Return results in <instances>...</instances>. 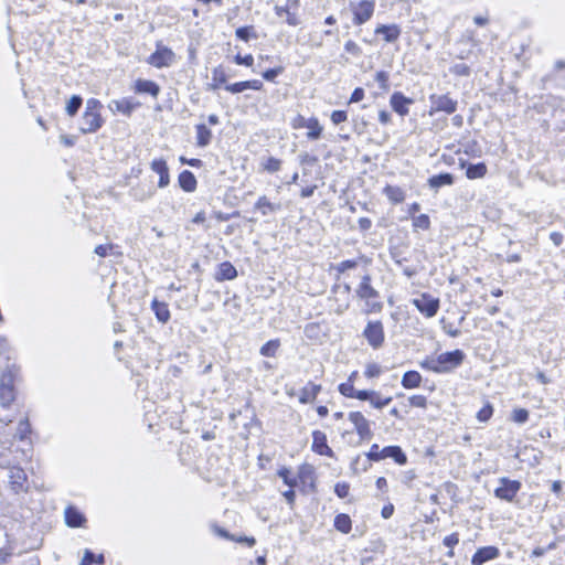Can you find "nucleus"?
Segmentation results:
<instances>
[{
    "label": "nucleus",
    "mask_w": 565,
    "mask_h": 565,
    "mask_svg": "<svg viewBox=\"0 0 565 565\" xmlns=\"http://www.w3.org/2000/svg\"><path fill=\"white\" fill-rule=\"evenodd\" d=\"M263 169L266 170L269 173H274L280 170L281 168V160L269 157L265 161L262 162Z\"/></svg>",
    "instance_id": "nucleus-43"
},
{
    "label": "nucleus",
    "mask_w": 565,
    "mask_h": 565,
    "mask_svg": "<svg viewBox=\"0 0 565 565\" xmlns=\"http://www.w3.org/2000/svg\"><path fill=\"white\" fill-rule=\"evenodd\" d=\"M279 348L278 340H270L260 348V354L264 356H275Z\"/></svg>",
    "instance_id": "nucleus-44"
},
{
    "label": "nucleus",
    "mask_w": 565,
    "mask_h": 565,
    "mask_svg": "<svg viewBox=\"0 0 565 565\" xmlns=\"http://www.w3.org/2000/svg\"><path fill=\"white\" fill-rule=\"evenodd\" d=\"M12 440L0 441V467L1 468H10L14 461L11 459L10 455L12 452Z\"/></svg>",
    "instance_id": "nucleus-27"
},
{
    "label": "nucleus",
    "mask_w": 565,
    "mask_h": 565,
    "mask_svg": "<svg viewBox=\"0 0 565 565\" xmlns=\"http://www.w3.org/2000/svg\"><path fill=\"white\" fill-rule=\"evenodd\" d=\"M383 193L394 204L401 203L405 200V191L396 185H386Z\"/></svg>",
    "instance_id": "nucleus-33"
},
{
    "label": "nucleus",
    "mask_w": 565,
    "mask_h": 565,
    "mask_svg": "<svg viewBox=\"0 0 565 565\" xmlns=\"http://www.w3.org/2000/svg\"><path fill=\"white\" fill-rule=\"evenodd\" d=\"M196 131V146L205 148L212 140V131L204 125L199 124L195 126Z\"/></svg>",
    "instance_id": "nucleus-31"
},
{
    "label": "nucleus",
    "mask_w": 565,
    "mask_h": 565,
    "mask_svg": "<svg viewBox=\"0 0 565 565\" xmlns=\"http://www.w3.org/2000/svg\"><path fill=\"white\" fill-rule=\"evenodd\" d=\"M104 562L105 559L103 554L95 556L90 551L86 550L81 565H92L93 563L104 564Z\"/></svg>",
    "instance_id": "nucleus-49"
},
{
    "label": "nucleus",
    "mask_w": 565,
    "mask_h": 565,
    "mask_svg": "<svg viewBox=\"0 0 565 565\" xmlns=\"http://www.w3.org/2000/svg\"><path fill=\"white\" fill-rule=\"evenodd\" d=\"M234 61L237 65L252 66L254 64V57L252 54H247L245 56L236 55Z\"/></svg>",
    "instance_id": "nucleus-62"
},
{
    "label": "nucleus",
    "mask_w": 565,
    "mask_h": 565,
    "mask_svg": "<svg viewBox=\"0 0 565 565\" xmlns=\"http://www.w3.org/2000/svg\"><path fill=\"white\" fill-rule=\"evenodd\" d=\"M382 454L385 458H392L398 465H405L407 457L399 446H386L382 448Z\"/></svg>",
    "instance_id": "nucleus-26"
},
{
    "label": "nucleus",
    "mask_w": 565,
    "mask_h": 565,
    "mask_svg": "<svg viewBox=\"0 0 565 565\" xmlns=\"http://www.w3.org/2000/svg\"><path fill=\"white\" fill-rule=\"evenodd\" d=\"M356 266H358V262L348 259V260H343V262L334 265L333 269H335L339 274H343L348 269L355 268Z\"/></svg>",
    "instance_id": "nucleus-54"
},
{
    "label": "nucleus",
    "mask_w": 565,
    "mask_h": 565,
    "mask_svg": "<svg viewBox=\"0 0 565 565\" xmlns=\"http://www.w3.org/2000/svg\"><path fill=\"white\" fill-rule=\"evenodd\" d=\"M348 418L362 440H370L372 438L371 423L361 412H351Z\"/></svg>",
    "instance_id": "nucleus-7"
},
{
    "label": "nucleus",
    "mask_w": 565,
    "mask_h": 565,
    "mask_svg": "<svg viewBox=\"0 0 565 565\" xmlns=\"http://www.w3.org/2000/svg\"><path fill=\"white\" fill-rule=\"evenodd\" d=\"M348 119V115L344 110H334L331 114V121L334 125H340L341 122H344Z\"/></svg>",
    "instance_id": "nucleus-61"
},
{
    "label": "nucleus",
    "mask_w": 565,
    "mask_h": 565,
    "mask_svg": "<svg viewBox=\"0 0 565 565\" xmlns=\"http://www.w3.org/2000/svg\"><path fill=\"white\" fill-rule=\"evenodd\" d=\"M235 34L239 40L245 42H247L250 38H257L253 26H241L236 30Z\"/></svg>",
    "instance_id": "nucleus-47"
},
{
    "label": "nucleus",
    "mask_w": 565,
    "mask_h": 565,
    "mask_svg": "<svg viewBox=\"0 0 565 565\" xmlns=\"http://www.w3.org/2000/svg\"><path fill=\"white\" fill-rule=\"evenodd\" d=\"M131 193H132V196H134V199L136 201L143 202V201H147L150 198H152L154 191L151 190V189L143 190V189H140V188H136V189L131 190Z\"/></svg>",
    "instance_id": "nucleus-48"
},
{
    "label": "nucleus",
    "mask_w": 565,
    "mask_h": 565,
    "mask_svg": "<svg viewBox=\"0 0 565 565\" xmlns=\"http://www.w3.org/2000/svg\"><path fill=\"white\" fill-rule=\"evenodd\" d=\"M412 303L426 318H433L439 310V299L426 292L420 294L417 298H414Z\"/></svg>",
    "instance_id": "nucleus-6"
},
{
    "label": "nucleus",
    "mask_w": 565,
    "mask_h": 565,
    "mask_svg": "<svg viewBox=\"0 0 565 565\" xmlns=\"http://www.w3.org/2000/svg\"><path fill=\"white\" fill-rule=\"evenodd\" d=\"M408 402L413 407L425 408L427 406V398L424 395H413Z\"/></svg>",
    "instance_id": "nucleus-57"
},
{
    "label": "nucleus",
    "mask_w": 565,
    "mask_h": 565,
    "mask_svg": "<svg viewBox=\"0 0 565 565\" xmlns=\"http://www.w3.org/2000/svg\"><path fill=\"white\" fill-rule=\"evenodd\" d=\"M455 179L451 173H440L437 175H433L428 179V185L431 189L438 190L441 186L445 185H451L454 183Z\"/></svg>",
    "instance_id": "nucleus-32"
},
{
    "label": "nucleus",
    "mask_w": 565,
    "mask_h": 565,
    "mask_svg": "<svg viewBox=\"0 0 565 565\" xmlns=\"http://www.w3.org/2000/svg\"><path fill=\"white\" fill-rule=\"evenodd\" d=\"M303 126L308 128L307 138L310 140H317L320 138L322 132V126L319 124V120L315 117L309 118Z\"/></svg>",
    "instance_id": "nucleus-36"
},
{
    "label": "nucleus",
    "mask_w": 565,
    "mask_h": 565,
    "mask_svg": "<svg viewBox=\"0 0 565 565\" xmlns=\"http://www.w3.org/2000/svg\"><path fill=\"white\" fill-rule=\"evenodd\" d=\"M451 73L457 76H468L470 75V67L465 63H458L451 67Z\"/></svg>",
    "instance_id": "nucleus-55"
},
{
    "label": "nucleus",
    "mask_w": 565,
    "mask_h": 565,
    "mask_svg": "<svg viewBox=\"0 0 565 565\" xmlns=\"http://www.w3.org/2000/svg\"><path fill=\"white\" fill-rule=\"evenodd\" d=\"M430 116L437 113L454 114L457 110L458 102L450 97L449 94H431L429 96Z\"/></svg>",
    "instance_id": "nucleus-4"
},
{
    "label": "nucleus",
    "mask_w": 565,
    "mask_h": 565,
    "mask_svg": "<svg viewBox=\"0 0 565 565\" xmlns=\"http://www.w3.org/2000/svg\"><path fill=\"white\" fill-rule=\"evenodd\" d=\"M334 527L347 534L351 531V519L348 514H339L334 519Z\"/></svg>",
    "instance_id": "nucleus-39"
},
{
    "label": "nucleus",
    "mask_w": 565,
    "mask_h": 565,
    "mask_svg": "<svg viewBox=\"0 0 565 565\" xmlns=\"http://www.w3.org/2000/svg\"><path fill=\"white\" fill-rule=\"evenodd\" d=\"M311 449L318 455L327 456L330 458L334 457L333 450L328 446L327 435L321 430L312 431Z\"/></svg>",
    "instance_id": "nucleus-13"
},
{
    "label": "nucleus",
    "mask_w": 565,
    "mask_h": 565,
    "mask_svg": "<svg viewBox=\"0 0 565 565\" xmlns=\"http://www.w3.org/2000/svg\"><path fill=\"white\" fill-rule=\"evenodd\" d=\"M459 543V536L457 533H452L450 535H447L445 539H444V544L449 547V548H452L455 545H457Z\"/></svg>",
    "instance_id": "nucleus-63"
},
{
    "label": "nucleus",
    "mask_w": 565,
    "mask_h": 565,
    "mask_svg": "<svg viewBox=\"0 0 565 565\" xmlns=\"http://www.w3.org/2000/svg\"><path fill=\"white\" fill-rule=\"evenodd\" d=\"M412 103L413 100L405 97L401 92H395L390 99L392 108L401 116H406L408 114V106Z\"/></svg>",
    "instance_id": "nucleus-15"
},
{
    "label": "nucleus",
    "mask_w": 565,
    "mask_h": 565,
    "mask_svg": "<svg viewBox=\"0 0 565 565\" xmlns=\"http://www.w3.org/2000/svg\"><path fill=\"white\" fill-rule=\"evenodd\" d=\"M278 476L289 487V490L282 494H295L296 491L308 493L316 490V472L309 463L300 465L297 471L282 467L278 470Z\"/></svg>",
    "instance_id": "nucleus-1"
},
{
    "label": "nucleus",
    "mask_w": 565,
    "mask_h": 565,
    "mask_svg": "<svg viewBox=\"0 0 565 565\" xmlns=\"http://www.w3.org/2000/svg\"><path fill=\"white\" fill-rule=\"evenodd\" d=\"M422 383V375L417 371H407L402 377V385L405 388H416Z\"/></svg>",
    "instance_id": "nucleus-35"
},
{
    "label": "nucleus",
    "mask_w": 565,
    "mask_h": 565,
    "mask_svg": "<svg viewBox=\"0 0 565 565\" xmlns=\"http://www.w3.org/2000/svg\"><path fill=\"white\" fill-rule=\"evenodd\" d=\"M420 366L435 373H444V367L439 366L438 358H427L420 362Z\"/></svg>",
    "instance_id": "nucleus-42"
},
{
    "label": "nucleus",
    "mask_w": 565,
    "mask_h": 565,
    "mask_svg": "<svg viewBox=\"0 0 565 565\" xmlns=\"http://www.w3.org/2000/svg\"><path fill=\"white\" fill-rule=\"evenodd\" d=\"M439 366L444 367V373L451 371L459 366L463 359L465 353L461 350H455L450 352H444L438 356Z\"/></svg>",
    "instance_id": "nucleus-10"
},
{
    "label": "nucleus",
    "mask_w": 565,
    "mask_h": 565,
    "mask_svg": "<svg viewBox=\"0 0 565 565\" xmlns=\"http://www.w3.org/2000/svg\"><path fill=\"white\" fill-rule=\"evenodd\" d=\"M20 370L8 365L0 376V404L9 407L15 399V384L19 382Z\"/></svg>",
    "instance_id": "nucleus-2"
},
{
    "label": "nucleus",
    "mask_w": 565,
    "mask_h": 565,
    "mask_svg": "<svg viewBox=\"0 0 565 565\" xmlns=\"http://www.w3.org/2000/svg\"><path fill=\"white\" fill-rule=\"evenodd\" d=\"M82 103H83V99L81 96L73 95L66 105L67 115L71 117L75 116L76 113L78 111V109L81 108Z\"/></svg>",
    "instance_id": "nucleus-41"
},
{
    "label": "nucleus",
    "mask_w": 565,
    "mask_h": 565,
    "mask_svg": "<svg viewBox=\"0 0 565 565\" xmlns=\"http://www.w3.org/2000/svg\"><path fill=\"white\" fill-rule=\"evenodd\" d=\"M151 308L160 322L166 323L169 321L170 311L167 303L160 302L157 299H154L152 301Z\"/></svg>",
    "instance_id": "nucleus-34"
},
{
    "label": "nucleus",
    "mask_w": 565,
    "mask_h": 565,
    "mask_svg": "<svg viewBox=\"0 0 565 565\" xmlns=\"http://www.w3.org/2000/svg\"><path fill=\"white\" fill-rule=\"evenodd\" d=\"M375 34H382L387 43L395 42L401 35V28L397 24H380L375 29Z\"/></svg>",
    "instance_id": "nucleus-23"
},
{
    "label": "nucleus",
    "mask_w": 565,
    "mask_h": 565,
    "mask_svg": "<svg viewBox=\"0 0 565 565\" xmlns=\"http://www.w3.org/2000/svg\"><path fill=\"white\" fill-rule=\"evenodd\" d=\"M281 68H269L263 73V77L266 81H274L278 74H280Z\"/></svg>",
    "instance_id": "nucleus-64"
},
{
    "label": "nucleus",
    "mask_w": 565,
    "mask_h": 565,
    "mask_svg": "<svg viewBox=\"0 0 565 565\" xmlns=\"http://www.w3.org/2000/svg\"><path fill=\"white\" fill-rule=\"evenodd\" d=\"M521 483L516 480L502 479V487L495 489L494 494H502V492L515 493L520 490Z\"/></svg>",
    "instance_id": "nucleus-40"
},
{
    "label": "nucleus",
    "mask_w": 565,
    "mask_h": 565,
    "mask_svg": "<svg viewBox=\"0 0 565 565\" xmlns=\"http://www.w3.org/2000/svg\"><path fill=\"white\" fill-rule=\"evenodd\" d=\"M147 62L157 68L169 67L175 62V54L170 47L158 42L156 51L148 57Z\"/></svg>",
    "instance_id": "nucleus-5"
},
{
    "label": "nucleus",
    "mask_w": 565,
    "mask_h": 565,
    "mask_svg": "<svg viewBox=\"0 0 565 565\" xmlns=\"http://www.w3.org/2000/svg\"><path fill=\"white\" fill-rule=\"evenodd\" d=\"M31 433V425L28 418L21 419L18 424L15 436L17 438L23 440Z\"/></svg>",
    "instance_id": "nucleus-45"
},
{
    "label": "nucleus",
    "mask_w": 565,
    "mask_h": 565,
    "mask_svg": "<svg viewBox=\"0 0 565 565\" xmlns=\"http://www.w3.org/2000/svg\"><path fill=\"white\" fill-rule=\"evenodd\" d=\"M413 227L415 230H428L430 227L429 216L426 214H420L418 216L413 217Z\"/></svg>",
    "instance_id": "nucleus-46"
},
{
    "label": "nucleus",
    "mask_w": 565,
    "mask_h": 565,
    "mask_svg": "<svg viewBox=\"0 0 565 565\" xmlns=\"http://www.w3.org/2000/svg\"><path fill=\"white\" fill-rule=\"evenodd\" d=\"M178 181H179L180 186L185 192H194L196 189V184H198L196 179H195L194 174L189 170L182 171L179 174Z\"/></svg>",
    "instance_id": "nucleus-30"
},
{
    "label": "nucleus",
    "mask_w": 565,
    "mask_h": 565,
    "mask_svg": "<svg viewBox=\"0 0 565 565\" xmlns=\"http://www.w3.org/2000/svg\"><path fill=\"white\" fill-rule=\"evenodd\" d=\"M104 124L100 113L84 111L79 122V131L82 134H94Z\"/></svg>",
    "instance_id": "nucleus-9"
},
{
    "label": "nucleus",
    "mask_w": 565,
    "mask_h": 565,
    "mask_svg": "<svg viewBox=\"0 0 565 565\" xmlns=\"http://www.w3.org/2000/svg\"><path fill=\"white\" fill-rule=\"evenodd\" d=\"M500 555L495 546H484L479 548L471 558L472 565H482L488 561H492Z\"/></svg>",
    "instance_id": "nucleus-14"
},
{
    "label": "nucleus",
    "mask_w": 565,
    "mask_h": 565,
    "mask_svg": "<svg viewBox=\"0 0 565 565\" xmlns=\"http://www.w3.org/2000/svg\"><path fill=\"white\" fill-rule=\"evenodd\" d=\"M360 401L369 402L375 409H382L392 402V396H384L379 391L362 390Z\"/></svg>",
    "instance_id": "nucleus-11"
},
{
    "label": "nucleus",
    "mask_w": 565,
    "mask_h": 565,
    "mask_svg": "<svg viewBox=\"0 0 565 565\" xmlns=\"http://www.w3.org/2000/svg\"><path fill=\"white\" fill-rule=\"evenodd\" d=\"M262 88L263 83L259 79L244 81L225 85V89L232 94H238L246 89L260 90Z\"/></svg>",
    "instance_id": "nucleus-18"
},
{
    "label": "nucleus",
    "mask_w": 565,
    "mask_h": 565,
    "mask_svg": "<svg viewBox=\"0 0 565 565\" xmlns=\"http://www.w3.org/2000/svg\"><path fill=\"white\" fill-rule=\"evenodd\" d=\"M102 103L96 98H89L86 102L84 111L100 113Z\"/></svg>",
    "instance_id": "nucleus-60"
},
{
    "label": "nucleus",
    "mask_w": 565,
    "mask_h": 565,
    "mask_svg": "<svg viewBox=\"0 0 565 565\" xmlns=\"http://www.w3.org/2000/svg\"><path fill=\"white\" fill-rule=\"evenodd\" d=\"M227 74L222 65H218L212 70V82L207 84V89L216 90L222 85H226Z\"/></svg>",
    "instance_id": "nucleus-24"
},
{
    "label": "nucleus",
    "mask_w": 565,
    "mask_h": 565,
    "mask_svg": "<svg viewBox=\"0 0 565 565\" xmlns=\"http://www.w3.org/2000/svg\"><path fill=\"white\" fill-rule=\"evenodd\" d=\"M134 89L138 94H149L154 98L160 93V86L157 83H154L153 81L141 79V78H139L135 82Z\"/></svg>",
    "instance_id": "nucleus-22"
},
{
    "label": "nucleus",
    "mask_w": 565,
    "mask_h": 565,
    "mask_svg": "<svg viewBox=\"0 0 565 565\" xmlns=\"http://www.w3.org/2000/svg\"><path fill=\"white\" fill-rule=\"evenodd\" d=\"M356 295L366 301L379 297V292L371 286L370 275L362 277V280L356 289Z\"/></svg>",
    "instance_id": "nucleus-19"
},
{
    "label": "nucleus",
    "mask_w": 565,
    "mask_h": 565,
    "mask_svg": "<svg viewBox=\"0 0 565 565\" xmlns=\"http://www.w3.org/2000/svg\"><path fill=\"white\" fill-rule=\"evenodd\" d=\"M236 277L237 270L230 262H224L218 265L217 271L215 274V279L217 281L232 280Z\"/></svg>",
    "instance_id": "nucleus-25"
},
{
    "label": "nucleus",
    "mask_w": 565,
    "mask_h": 565,
    "mask_svg": "<svg viewBox=\"0 0 565 565\" xmlns=\"http://www.w3.org/2000/svg\"><path fill=\"white\" fill-rule=\"evenodd\" d=\"M381 372L382 370L380 365H377L376 363H370L366 365L364 374L366 377L373 379L377 377L381 374Z\"/></svg>",
    "instance_id": "nucleus-58"
},
{
    "label": "nucleus",
    "mask_w": 565,
    "mask_h": 565,
    "mask_svg": "<svg viewBox=\"0 0 565 565\" xmlns=\"http://www.w3.org/2000/svg\"><path fill=\"white\" fill-rule=\"evenodd\" d=\"M487 174V166L483 162L469 164L466 170V175L468 179H480Z\"/></svg>",
    "instance_id": "nucleus-37"
},
{
    "label": "nucleus",
    "mask_w": 565,
    "mask_h": 565,
    "mask_svg": "<svg viewBox=\"0 0 565 565\" xmlns=\"http://www.w3.org/2000/svg\"><path fill=\"white\" fill-rule=\"evenodd\" d=\"M344 51L353 56H360L362 53L361 47L352 40L345 42Z\"/></svg>",
    "instance_id": "nucleus-56"
},
{
    "label": "nucleus",
    "mask_w": 565,
    "mask_h": 565,
    "mask_svg": "<svg viewBox=\"0 0 565 565\" xmlns=\"http://www.w3.org/2000/svg\"><path fill=\"white\" fill-rule=\"evenodd\" d=\"M339 392L348 398L360 399V394L362 393V390H355L354 384L347 381L339 385Z\"/></svg>",
    "instance_id": "nucleus-38"
},
{
    "label": "nucleus",
    "mask_w": 565,
    "mask_h": 565,
    "mask_svg": "<svg viewBox=\"0 0 565 565\" xmlns=\"http://www.w3.org/2000/svg\"><path fill=\"white\" fill-rule=\"evenodd\" d=\"M388 79L390 75L387 72L381 71L377 72L375 75V81L379 83L380 88L384 92H387L390 89Z\"/></svg>",
    "instance_id": "nucleus-52"
},
{
    "label": "nucleus",
    "mask_w": 565,
    "mask_h": 565,
    "mask_svg": "<svg viewBox=\"0 0 565 565\" xmlns=\"http://www.w3.org/2000/svg\"><path fill=\"white\" fill-rule=\"evenodd\" d=\"M367 457L370 458V460H373V461H380V460L384 459V456L382 454V448H380L379 445H376V444L372 445L370 451L367 452Z\"/></svg>",
    "instance_id": "nucleus-59"
},
{
    "label": "nucleus",
    "mask_w": 565,
    "mask_h": 565,
    "mask_svg": "<svg viewBox=\"0 0 565 565\" xmlns=\"http://www.w3.org/2000/svg\"><path fill=\"white\" fill-rule=\"evenodd\" d=\"M350 11L353 14V24L362 25L371 20L375 10V1L373 0H360V1H350L349 3Z\"/></svg>",
    "instance_id": "nucleus-3"
},
{
    "label": "nucleus",
    "mask_w": 565,
    "mask_h": 565,
    "mask_svg": "<svg viewBox=\"0 0 565 565\" xmlns=\"http://www.w3.org/2000/svg\"><path fill=\"white\" fill-rule=\"evenodd\" d=\"M9 478L14 492L19 493L20 491H28V489L23 487L26 476L21 468L12 465L10 467Z\"/></svg>",
    "instance_id": "nucleus-20"
},
{
    "label": "nucleus",
    "mask_w": 565,
    "mask_h": 565,
    "mask_svg": "<svg viewBox=\"0 0 565 565\" xmlns=\"http://www.w3.org/2000/svg\"><path fill=\"white\" fill-rule=\"evenodd\" d=\"M308 43L311 47L319 49L323 45V34L319 31H312L308 35Z\"/></svg>",
    "instance_id": "nucleus-50"
},
{
    "label": "nucleus",
    "mask_w": 565,
    "mask_h": 565,
    "mask_svg": "<svg viewBox=\"0 0 565 565\" xmlns=\"http://www.w3.org/2000/svg\"><path fill=\"white\" fill-rule=\"evenodd\" d=\"M321 386L309 382L300 392L299 402L302 404L311 403L320 392Z\"/></svg>",
    "instance_id": "nucleus-29"
},
{
    "label": "nucleus",
    "mask_w": 565,
    "mask_h": 565,
    "mask_svg": "<svg viewBox=\"0 0 565 565\" xmlns=\"http://www.w3.org/2000/svg\"><path fill=\"white\" fill-rule=\"evenodd\" d=\"M363 335L373 349L382 347L384 342V329L382 322L370 321L363 331Z\"/></svg>",
    "instance_id": "nucleus-8"
},
{
    "label": "nucleus",
    "mask_w": 565,
    "mask_h": 565,
    "mask_svg": "<svg viewBox=\"0 0 565 565\" xmlns=\"http://www.w3.org/2000/svg\"><path fill=\"white\" fill-rule=\"evenodd\" d=\"M139 106L140 103L134 100L132 98L115 99L108 104V108L111 113H120L127 117H130L134 110Z\"/></svg>",
    "instance_id": "nucleus-12"
},
{
    "label": "nucleus",
    "mask_w": 565,
    "mask_h": 565,
    "mask_svg": "<svg viewBox=\"0 0 565 565\" xmlns=\"http://www.w3.org/2000/svg\"><path fill=\"white\" fill-rule=\"evenodd\" d=\"M65 522L70 527L84 526L86 518L84 514L74 507H67L64 512Z\"/></svg>",
    "instance_id": "nucleus-21"
},
{
    "label": "nucleus",
    "mask_w": 565,
    "mask_h": 565,
    "mask_svg": "<svg viewBox=\"0 0 565 565\" xmlns=\"http://www.w3.org/2000/svg\"><path fill=\"white\" fill-rule=\"evenodd\" d=\"M151 170L159 174V188H166L170 183L169 168L163 159H154L151 162Z\"/></svg>",
    "instance_id": "nucleus-17"
},
{
    "label": "nucleus",
    "mask_w": 565,
    "mask_h": 565,
    "mask_svg": "<svg viewBox=\"0 0 565 565\" xmlns=\"http://www.w3.org/2000/svg\"><path fill=\"white\" fill-rule=\"evenodd\" d=\"M255 210H258L262 215L266 216L280 210L279 203L270 202L266 195H262L255 203Z\"/></svg>",
    "instance_id": "nucleus-28"
},
{
    "label": "nucleus",
    "mask_w": 565,
    "mask_h": 565,
    "mask_svg": "<svg viewBox=\"0 0 565 565\" xmlns=\"http://www.w3.org/2000/svg\"><path fill=\"white\" fill-rule=\"evenodd\" d=\"M513 422L524 424L529 419V411L525 408H515L511 414Z\"/></svg>",
    "instance_id": "nucleus-51"
},
{
    "label": "nucleus",
    "mask_w": 565,
    "mask_h": 565,
    "mask_svg": "<svg viewBox=\"0 0 565 565\" xmlns=\"http://www.w3.org/2000/svg\"><path fill=\"white\" fill-rule=\"evenodd\" d=\"M290 4H294L297 7V0H287L285 6H275V13L280 18H286V22L291 25L296 26L300 23L297 14L295 12L290 11Z\"/></svg>",
    "instance_id": "nucleus-16"
},
{
    "label": "nucleus",
    "mask_w": 565,
    "mask_h": 565,
    "mask_svg": "<svg viewBox=\"0 0 565 565\" xmlns=\"http://www.w3.org/2000/svg\"><path fill=\"white\" fill-rule=\"evenodd\" d=\"M492 414V405L487 404L477 413V419L482 423L488 422L491 418Z\"/></svg>",
    "instance_id": "nucleus-53"
}]
</instances>
